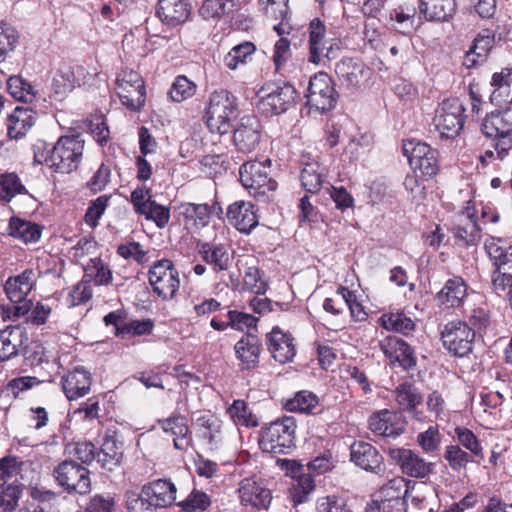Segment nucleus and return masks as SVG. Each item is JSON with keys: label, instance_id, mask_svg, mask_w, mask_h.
Returning <instances> with one entry per match:
<instances>
[{"label": "nucleus", "instance_id": "obj_1", "mask_svg": "<svg viewBox=\"0 0 512 512\" xmlns=\"http://www.w3.org/2000/svg\"><path fill=\"white\" fill-rule=\"evenodd\" d=\"M271 160L247 161L239 170L242 185L249 190L256 200L269 202L272 200L277 182L270 176Z\"/></svg>", "mask_w": 512, "mask_h": 512}, {"label": "nucleus", "instance_id": "obj_2", "mask_svg": "<svg viewBox=\"0 0 512 512\" xmlns=\"http://www.w3.org/2000/svg\"><path fill=\"white\" fill-rule=\"evenodd\" d=\"M237 99L227 90L214 91L206 109V124L212 133L225 135L231 131L232 121L237 117Z\"/></svg>", "mask_w": 512, "mask_h": 512}, {"label": "nucleus", "instance_id": "obj_3", "mask_svg": "<svg viewBox=\"0 0 512 512\" xmlns=\"http://www.w3.org/2000/svg\"><path fill=\"white\" fill-rule=\"evenodd\" d=\"M38 277L33 269H25L21 274L6 280L4 290L12 303L6 309L8 318L16 320L28 314L32 301L27 296L35 288Z\"/></svg>", "mask_w": 512, "mask_h": 512}, {"label": "nucleus", "instance_id": "obj_4", "mask_svg": "<svg viewBox=\"0 0 512 512\" xmlns=\"http://www.w3.org/2000/svg\"><path fill=\"white\" fill-rule=\"evenodd\" d=\"M295 430L293 417L279 418L261 429L259 446L266 453L288 454L295 446Z\"/></svg>", "mask_w": 512, "mask_h": 512}, {"label": "nucleus", "instance_id": "obj_5", "mask_svg": "<svg viewBox=\"0 0 512 512\" xmlns=\"http://www.w3.org/2000/svg\"><path fill=\"white\" fill-rule=\"evenodd\" d=\"M485 251L494 267L493 290L500 295L512 279V245L501 238L490 237L485 241Z\"/></svg>", "mask_w": 512, "mask_h": 512}, {"label": "nucleus", "instance_id": "obj_6", "mask_svg": "<svg viewBox=\"0 0 512 512\" xmlns=\"http://www.w3.org/2000/svg\"><path fill=\"white\" fill-rule=\"evenodd\" d=\"M84 141L80 136H62L52 147L50 168L59 173H70L77 169L83 155Z\"/></svg>", "mask_w": 512, "mask_h": 512}, {"label": "nucleus", "instance_id": "obj_7", "mask_svg": "<svg viewBox=\"0 0 512 512\" xmlns=\"http://www.w3.org/2000/svg\"><path fill=\"white\" fill-rule=\"evenodd\" d=\"M465 108L458 98L444 100L433 119L441 138L454 139L464 127Z\"/></svg>", "mask_w": 512, "mask_h": 512}, {"label": "nucleus", "instance_id": "obj_8", "mask_svg": "<svg viewBox=\"0 0 512 512\" xmlns=\"http://www.w3.org/2000/svg\"><path fill=\"white\" fill-rule=\"evenodd\" d=\"M307 105L322 113L332 110L338 99L334 82L328 74L319 72L310 78L307 89Z\"/></svg>", "mask_w": 512, "mask_h": 512}, {"label": "nucleus", "instance_id": "obj_9", "mask_svg": "<svg viewBox=\"0 0 512 512\" xmlns=\"http://www.w3.org/2000/svg\"><path fill=\"white\" fill-rule=\"evenodd\" d=\"M116 93L121 103L132 111H139L145 103V85L140 74L123 69L116 78Z\"/></svg>", "mask_w": 512, "mask_h": 512}, {"label": "nucleus", "instance_id": "obj_10", "mask_svg": "<svg viewBox=\"0 0 512 512\" xmlns=\"http://www.w3.org/2000/svg\"><path fill=\"white\" fill-rule=\"evenodd\" d=\"M53 476L58 485L68 492L86 494L91 489L89 470L74 460L61 462L55 467Z\"/></svg>", "mask_w": 512, "mask_h": 512}, {"label": "nucleus", "instance_id": "obj_11", "mask_svg": "<svg viewBox=\"0 0 512 512\" xmlns=\"http://www.w3.org/2000/svg\"><path fill=\"white\" fill-rule=\"evenodd\" d=\"M262 91L267 93L261 97L258 109L267 115L284 113L296 103V90L287 82L268 84Z\"/></svg>", "mask_w": 512, "mask_h": 512}, {"label": "nucleus", "instance_id": "obj_12", "mask_svg": "<svg viewBox=\"0 0 512 512\" xmlns=\"http://www.w3.org/2000/svg\"><path fill=\"white\" fill-rule=\"evenodd\" d=\"M475 331L460 320L448 322L441 331L443 346L454 356L463 357L472 351Z\"/></svg>", "mask_w": 512, "mask_h": 512}, {"label": "nucleus", "instance_id": "obj_13", "mask_svg": "<svg viewBox=\"0 0 512 512\" xmlns=\"http://www.w3.org/2000/svg\"><path fill=\"white\" fill-rule=\"evenodd\" d=\"M153 291L162 299H172L180 286L179 273L170 260L163 259L149 270Z\"/></svg>", "mask_w": 512, "mask_h": 512}, {"label": "nucleus", "instance_id": "obj_14", "mask_svg": "<svg viewBox=\"0 0 512 512\" xmlns=\"http://www.w3.org/2000/svg\"><path fill=\"white\" fill-rule=\"evenodd\" d=\"M386 453L402 473L410 477L425 478L434 470V463L426 461L414 450L389 447Z\"/></svg>", "mask_w": 512, "mask_h": 512}, {"label": "nucleus", "instance_id": "obj_15", "mask_svg": "<svg viewBox=\"0 0 512 512\" xmlns=\"http://www.w3.org/2000/svg\"><path fill=\"white\" fill-rule=\"evenodd\" d=\"M240 503L255 510H267L272 501V493L261 479L244 478L237 489Z\"/></svg>", "mask_w": 512, "mask_h": 512}, {"label": "nucleus", "instance_id": "obj_16", "mask_svg": "<svg viewBox=\"0 0 512 512\" xmlns=\"http://www.w3.org/2000/svg\"><path fill=\"white\" fill-rule=\"evenodd\" d=\"M407 422L405 417L395 411L383 409L369 417V429L372 433L386 438H397L404 433Z\"/></svg>", "mask_w": 512, "mask_h": 512}, {"label": "nucleus", "instance_id": "obj_17", "mask_svg": "<svg viewBox=\"0 0 512 512\" xmlns=\"http://www.w3.org/2000/svg\"><path fill=\"white\" fill-rule=\"evenodd\" d=\"M350 460L361 469L381 474L385 471L383 456L370 443L356 441L350 446Z\"/></svg>", "mask_w": 512, "mask_h": 512}, {"label": "nucleus", "instance_id": "obj_18", "mask_svg": "<svg viewBox=\"0 0 512 512\" xmlns=\"http://www.w3.org/2000/svg\"><path fill=\"white\" fill-rule=\"evenodd\" d=\"M266 345L271 356L280 364L291 362L296 355L293 336L278 326L266 334Z\"/></svg>", "mask_w": 512, "mask_h": 512}, {"label": "nucleus", "instance_id": "obj_19", "mask_svg": "<svg viewBox=\"0 0 512 512\" xmlns=\"http://www.w3.org/2000/svg\"><path fill=\"white\" fill-rule=\"evenodd\" d=\"M261 125L257 117L244 116L234 131L233 141L238 151L250 153L259 145Z\"/></svg>", "mask_w": 512, "mask_h": 512}, {"label": "nucleus", "instance_id": "obj_20", "mask_svg": "<svg viewBox=\"0 0 512 512\" xmlns=\"http://www.w3.org/2000/svg\"><path fill=\"white\" fill-rule=\"evenodd\" d=\"M368 68L359 58H343L337 62L335 73L347 89H356L360 86Z\"/></svg>", "mask_w": 512, "mask_h": 512}, {"label": "nucleus", "instance_id": "obj_21", "mask_svg": "<svg viewBox=\"0 0 512 512\" xmlns=\"http://www.w3.org/2000/svg\"><path fill=\"white\" fill-rule=\"evenodd\" d=\"M91 386V375L83 367H75L62 377V387L69 400L86 395Z\"/></svg>", "mask_w": 512, "mask_h": 512}, {"label": "nucleus", "instance_id": "obj_22", "mask_svg": "<svg viewBox=\"0 0 512 512\" xmlns=\"http://www.w3.org/2000/svg\"><path fill=\"white\" fill-rule=\"evenodd\" d=\"M156 14L163 23L177 26L188 19L190 5L185 0H159Z\"/></svg>", "mask_w": 512, "mask_h": 512}, {"label": "nucleus", "instance_id": "obj_23", "mask_svg": "<svg viewBox=\"0 0 512 512\" xmlns=\"http://www.w3.org/2000/svg\"><path fill=\"white\" fill-rule=\"evenodd\" d=\"M123 458V445L116 434L106 433L100 449L97 451V462L102 468L112 471L120 465Z\"/></svg>", "mask_w": 512, "mask_h": 512}, {"label": "nucleus", "instance_id": "obj_24", "mask_svg": "<svg viewBox=\"0 0 512 512\" xmlns=\"http://www.w3.org/2000/svg\"><path fill=\"white\" fill-rule=\"evenodd\" d=\"M142 488L144 495L150 498L156 508L168 507L176 500V487L170 480L158 479L144 485Z\"/></svg>", "mask_w": 512, "mask_h": 512}, {"label": "nucleus", "instance_id": "obj_25", "mask_svg": "<svg viewBox=\"0 0 512 512\" xmlns=\"http://www.w3.org/2000/svg\"><path fill=\"white\" fill-rule=\"evenodd\" d=\"M36 121V112L30 108L18 106L8 116L7 135L10 139L23 138Z\"/></svg>", "mask_w": 512, "mask_h": 512}, {"label": "nucleus", "instance_id": "obj_26", "mask_svg": "<svg viewBox=\"0 0 512 512\" xmlns=\"http://www.w3.org/2000/svg\"><path fill=\"white\" fill-rule=\"evenodd\" d=\"M25 329L19 325L8 326L0 331V362L18 354L19 348L27 341Z\"/></svg>", "mask_w": 512, "mask_h": 512}, {"label": "nucleus", "instance_id": "obj_27", "mask_svg": "<svg viewBox=\"0 0 512 512\" xmlns=\"http://www.w3.org/2000/svg\"><path fill=\"white\" fill-rule=\"evenodd\" d=\"M326 27L319 18H314L309 24V61L319 64L324 57H329V48L325 41Z\"/></svg>", "mask_w": 512, "mask_h": 512}, {"label": "nucleus", "instance_id": "obj_28", "mask_svg": "<svg viewBox=\"0 0 512 512\" xmlns=\"http://www.w3.org/2000/svg\"><path fill=\"white\" fill-rule=\"evenodd\" d=\"M234 349L243 369H253L258 366L261 343L257 336L247 333L235 344Z\"/></svg>", "mask_w": 512, "mask_h": 512}, {"label": "nucleus", "instance_id": "obj_29", "mask_svg": "<svg viewBox=\"0 0 512 512\" xmlns=\"http://www.w3.org/2000/svg\"><path fill=\"white\" fill-rule=\"evenodd\" d=\"M467 296V285L462 277L448 279L444 287L437 293V301L448 308L460 307Z\"/></svg>", "mask_w": 512, "mask_h": 512}, {"label": "nucleus", "instance_id": "obj_30", "mask_svg": "<svg viewBox=\"0 0 512 512\" xmlns=\"http://www.w3.org/2000/svg\"><path fill=\"white\" fill-rule=\"evenodd\" d=\"M481 131L486 137L512 134V107L488 114L481 124Z\"/></svg>", "mask_w": 512, "mask_h": 512}, {"label": "nucleus", "instance_id": "obj_31", "mask_svg": "<svg viewBox=\"0 0 512 512\" xmlns=\"http://www.w3.org/2000/svg\"><path fill=\"white\" fill-rule=\"evenodd\" d=\"M85 69L82 66L69 67L56 73L52 82V89L59 98L71 92L76 86L82 84Z\"/></svg>", "mask_w": 512, "mask_h": 512}, {"label": "nucleus", "instance_id": "obj_32", "mask_svg": "<svg viewBox=\"0 0 512 512\" xmlns=\"http://www.w3.org/2000/svg\"><path fill=\"white\" fill-rule=\"evenodd\" d=\"M418 9L428 21H448L456 12L455 0H419Z\"/></svg>", "mask_w": 512, "mask_h": 512}, {"label": "nucleus", "instance_id": "obj_33", "mask_svg": "<svg viewBox=\"0 0 512 512\" xmlns=\"http://www.w3.org/2000/svg\"><path fill=\"white\" fill-rule=\"evenodd\" d=\"M382 347L385 355L398 362L403 369L409 370L416 365L414 350L404 340L390 338Z\"/></svg>", "mask_w": 512, "mask_h": 512}, {"label": "nucleus", "instance_id": "obj_34", "mask_svg": "<svg viewBox=\"0 0 512 512\" xmlns=\"http://www.w3.org/2000/svg\"><path fill=\"white\" fill-rule=\"evenodd\" d=\"M494 87L490 100L496 105L512 103V67L503 68L501 72L494 73L491 80Z\"/></svg>", "mask_w": 512, "mask_h": 512}, {"label": "nucleus", "instance_id": "obj_35", "mask_svg": "<svg viewBox=\"0 0 512 512\" xmlns=\"http://www.w3.org/2000/svg\"><path fill=\"white\" fill-rule=\"evenodd\" d=\"M159 425L164 432H170L175 436L173 443L176 449L186 450L188 448L190 445V438L188 437L189 428L184 416L172 415L167 419L159 420Z\"/></svg>", "mask_w": 512, "mask_h": 512}, {"label": "nucleus", "instance_id": "obj_36", "mask_svg": "<svg viewBox=\"0 0 512 512\" xmlns=\"http://www.w3.org/2000/svg\"><path fill=\"white\" fill-rule=\"evenodd\" d=\"M300 179L307 192L316 193L325 183V168L318 162H307L301 170Z\"/></svg>", "mask_w": 512, "mask_h": 512}, {"label": "nucleus", "instance_id": "obj_37", "mask_svg": "<svg viewBox=\"0 0 512 512\" xmlns=\"http://www.w3.org/2000/svg\"><path fill=\"white\" fill-rule=\"evenodd\" d=\"M494 35L488 30L479 34L473 41L465 56V64L467 67L476 65L480 61H484L488 52L493 46Z\"/></svg>", "mask_w": 512, "mask_h": 512}, {"label": "nucleus", "instance_id": "obj_38", "mask_svg": "<svg viewBox=\"0 0 512 512\" xmlns=\"http://www.w3.org/2000/svg\"><path fill=\"white\" fill-rule=\"evenodd\" d=\"M227 219L232 224H259L255 206L251 202L236 201L228 206Z\"/></svg>", "mask_w": 512, "mask_h": 512}, {"label": "nucleus", "instance_id": "obj_39", "mask_svg": "<svg viewBox=\"0 0 512 512\" xmlns=\"http://www.w3.org/2000/svg\"><path fill=\"white\" fill-rule=\"evenodd\" d=\"M222 208L218 204L209 206L207 204L186 203L180 207V214L186 221L201 222L208 224L212 214L220 215Z\"/></svg>", "mask_w": 512, "mask_h": 512}, {"label": "nucleus", "instance_id": "obj_40", "mask_svg": "<svg viewBox=\"0 0 512 512\" xmlns=\"http://www.w3.org/2000/svg\"><path fill=\"white\" fill-rule=\"evenodd\" d=\"M199 253L202 255L203 260L214 266L215 271H224L229 267V254L222 245H215L212 243H202L199 248Z\"/></svg>", "mask_w": 512, "mask_h": 512}, {"label": "nucleus", "instance_id": "obj_41", "mask_svg": "<svg viewBox=\"0 0 512 512\" xmlns=\"http://www.w3.org/2000/svg\"><path fill=\"white\" fill-rule=\"evenodd\" d=\"M395 398L403 410L413 411L422 403V395L418 388L409 382L399 384L395 391Z\"/></svg>", "mask_w": 512, "mask_h": 512}, {"label": "nucleus", "instance_id": "obj_42", "mask_svg": "<svg viewBox=\"0 0 512 512\" xmlns=\"http://www.w3.org/2000/svg\"><path fill=\"white\" fill-rule=\"evenodd\" d=\"M255 50V45L249 41L236 45L224 56L223 64L226 68L235 70L240 65L246 64Z\"/></svg>", "mask_w": 512, "mask_h": 512}, {"label": "nucleus", "instance_id": "obj_43", "mask_svg": "<svg viewBox=\"0 0 512 512\" xmlns=\"http://www.w3.org/2000/svg\"><path fill=\"white\" fill-rule=\"evenodd\" d=\"M409 488L405 478L395 477L380 488L376 499H407Z\"/></svg>", "mask_w": 512, "mask_h": 512}, {"label": "nucleus", "instance_id": "obj_44", "mask_svg": "<svg viewBox=\"0 0 512 512\" xmlns=\"http://www.w3.org/2000/svg\"><path fill=\"white\" fill-rule=\"evenodd\" d=\"M318 405V397L307 390L297 392L289 399L285 408L291 412L310 413Z\"/></svg>", "mask_w": 512, "mask_h": 512}, {"label": "nucleus", "instance_id": "obj_45", "mask_svg": "<svg viewBox=\"0 0 512 512\" xmlns=\"http://www.w3.org/2000/svg\"><path fill=\"white\" fill-rule=\"evenodd\" d=\"M469 326L473 331L481 333L491 324V310L486 302H480L471 309L468 316Z\"/></svg>", "mask_w": 512, "mask_h": 512}, {"label": "nucleus", "instance_id": "obj_46", "mask_svg": "<svg viewBox=\"0 0 512 512\" xmlns=\"http://www.w3.org/2000/svg\"><path fill=\"white\" fill-rule=\"evenodd\" d=\"M84 271L85 276L91 278L96 285H108L112 281V271L100 258L90 259Z\"/></svg>", "mask_w": 512, "mask_h": 512}, {"label": "nucleus", "instance_id": "obj_47", "mask_svg": "<svg viewBox=\"0 0 512 512\" xmlns=\"http://www.w3.org/2000/svg\"><path fill=\"white\" fill-rule=\"evenodd\" d=\"M382 319L386 329H391L404 335H409L416 327L414 321L402 312L384 315Z\"/></svg>", "mask_w": 512, "mask_h": 512}, {"label": "nucleus", "instance_id": "obj_48", "mask_svg": "<svg viewBox=\"0 0 512 512\" xmlns=\"http://www.w3.org/2000/svg\"><path fill=\"white\" fill-rule=\"evenodd\" d=\"M26 193L19 177L15 173L0 175V199L9 202L15 195Z\"/></svg>", "mask_w": 512, "mask_h": 512}, {"label": "nucleus", "instance_id": "obj_49", "mask_svg": "<svg viewBox=\"0 0 512 512\" xmlns=\"http://www.w3.org/2000/svg\"><path fill=\"white\" fill-rule=\"evenodd\" d=\"M234 6L232 0H205L199 14L206 20L219 19L231 11Z\"/></svg>", "mask_w": 512, "mask_h": 512}, {"label": "nucleus", "instance_id": "obj_50", "mask_svg": "<svg viewBox=\"0 0 512 512\" xmlns=\"http://www.w3.org/2000/svg\"><path fill=\"white\" fill-rule=\"evenodd\" d=\"M7 89L19 101L29 102L35 97L33 86L20 76H11L7 80Z\"/></svg>", "mask_w": 512, "mask_h": 512}, {"label": "nucleus", "instance_id": "obj_51", "mask_svg": "<svg viewBox=\"0 0 512 512\" xmlns=\"http://www.w3.org/2000/svg\"><path fill=\"white\" fill-rule=\"evenodd\" d=\"M243 280V289L253 294L264 295L268 289V284L262 280L261 272L256 266L247 268Z\"/></svg>", "mask_w": 512, "mask_h": 512}, {"label": "nucleus", "instance_id": "obj_52", "mask_svg": "<svg viewBox=\"0 0 512 512\" xmlns=\"http://www.w3.org/2000/svg\"><path fill=\"white\" fill-rule=\"evenodd\" d=\"M23 491V485L11 483L0 491V508L2 512H14L18 506Z\"/></svg>", "mask_w": 512, "mask_h": 512}, {"label": "nucleus", "instance_id": "obj_53", "mask_svg": "<svg viewBox=\"0 0 512 512\" xmlns=\"http://www.w3.org/2000/svg\"><path fill=\"white\" fill-rule=\"evenodd\" d=\"M452 233L459 245H477L482 238L480 226H453Z\"/></svg>", "mask_w": 512, "mask_h": 512}, {"label": "nucleus", "instance_id": "obj_54", "mask_svg": "<svg viewBox=\"0 0 512 512\" xmlns=\"http://www.w3.org/2000/svg\"><path fill=\"white\" fill-rule=\"evenodd\" d=\"M196 85L186 76H178L173 82L169 95L175 102H182L195 93Z\"/></svg>", "mask_w": 512, "mask_h": 512}, {"label": "nucleus", "instance_id": "obj_55", "mask_svg": "<svg viewBox=\"0 0 512 512\" xmlns=\"http://www.w3.org/2000/svg\"><path fill=\"white\" fill-rule=\"evenodd\" d=\"M455 434L459 443L469 450L474 457L483 459L484 455L482 446L471 430L465 427H456Z\"/></svg>", "mask_w": 512, "mask_h": 512}, {"label": "nucleus", "instance_id": "obj_56", "mask_svg": "<svg viewBox=\"0 0 512 512\" xmlns=\"http://www.w3.org/2000/svg\"><path fill=\"white\" fill-rule=\"evenodd\" d=\"M444 459L448 462L450 468L457 472L464 470L467 464L473 461L471 456L457 445L446 447Z\"/></svg>", "mask_w": 512, "mask_h": 512}, {"label": "nucleus", "instance_id": "obj_57", "mask_svg": "<svg viewBox=\"0 0 512 512\" xmlns=\"http://www.w3.org/2000/svg\"><path fill=\"white\" fill-rule=\"evenodd\" d=\"M18 42V33L14 27L6 23H0V61L14 50Z\"/></svg>", "mask_w": 512, "mask_h": 512}, {"label": "nucleus", "instance_id": "obj_58", "mask_svg": "<svg viewBox=\"0 0 512 512\" xmlns=\"http://www.w3.org/2000/svg\"><path fill=\"white\" fill-rule=\"evenodd\" d=\"M236 424L257 426V421L253 419L247 404L243 400H235L227 411Z\"/></svg>", "mask_w": 512, "mask_h": 512}, {"label": "nucleus", "instance_id": "obj_59", "mask_svg": "<svg viewBox=\"0 0 512 512\" xmlns=\"http://www.w3.org/2000/svg\"><path fill=\"white\" fill-rule=\"evenodd\" d=\"M402 150L404 155L408 158L409 164L414 161L430 155L435 150L432 149L428 144L418 141L416 139H409L403 142Z\"/></svg>", "mask_w": 512, "mask_h": 512}, {"label": "nucleus", "instance_id": "obj_60", "mask_svg": "<svg viewBox=\"0 0 512 512\" xmlns=\"http://www.w3.org/2000/svg\"><path fill=\"white\" fill-rule=\"evenodd\" d=\"M126 507L128 512H154L155 504L144 495L143 488L139 494L130 492L126 494Z\"/></svg>", "mask_w": 512, "mask_h": 512}, {"label": "nucleus", "instance_id": "obj_61", "mask_svg": "<svg viewBox=\"0 0 512 512\" xmlns=\"http://www.w3.org/2000/svg\"><path fill=\"white\" fill-rule=\"evenodd\" d=\"M441 436L436 426H430L426 431L417 435V443L426 453H432L439 449Z\"/></svg>", "mask_w": 512, "mask_h": 512}, {"label": "nucleus", "instance_id": "obj_62", "mask_svg": "<svg viewBox=\"0 0 512 512\" xmlns=\"http://www.w3.org/2000/svg\"><path fill=\"white\" fill-rule=\"evenodd\" d=\"M410 166L415 172L419 171L425 178L433 177L438 172L437 151L435 150L419 160L416 159Z\"/></svg>", "mask_w": 512, "mask_h": 512}, {"label": "nucleus", "instance_id": "obj_63", "mask_svg": "<svg viewBox=\"0 0 512 512\" xmlns=\"http://www.w3.org/2000/svg\"><path fill=\"white\" fill-rule=\"evenodd\" d=\"M92 297V289L89 281H80L69 292L67 304L69 306H77L89 301Z\"/></svg>", "mask_w": 512, "mask_h": 512}, {"label": "nucleus", "instance_id": "obj_64", "mask_svg": "<svg viewBox=\"0 0 512 512\" xmlns=\"http://www.w3.org/2000/svg\"><path fill=\"white\" fill-rule=\"evenodd\" d=\"M317 512H351L345 501L336 496L322 497L317 502Z\"/></svg>", "mask_w": 512, "mask_h": 512}]
</instances>
